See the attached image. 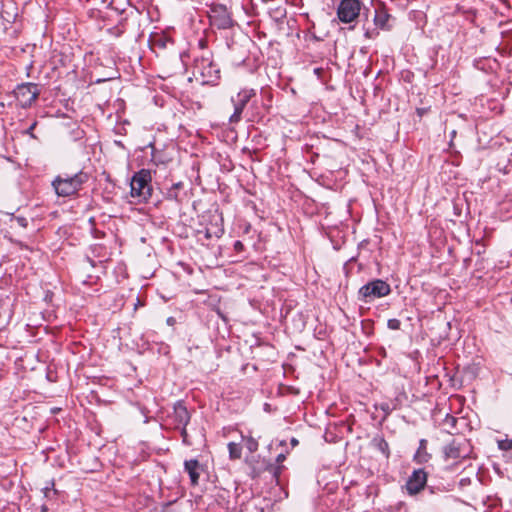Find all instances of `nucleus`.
<instances>
[{
    "instance_id": "f257e3e1",
    "label": "nucleus",
    "mask_w": 512,
    "mask_h": 512,
    "mask_svg": "<svg viewBox=\"0 0 512 512\" xmlns=\"http://www.w3.org/2000/svg\"><path fill=\"white\" fill-rule=\"evenodd\" d=\"M89 180V174L83 170L70 175L67 173L57 175L51 186L58 197L72 198L78 196L79 191L82 190L83 185Z\"/></svg>"
},
{
    "instance_id": "f03ea898",
    "label": "nucleus",
    "mask_w": 512,
    "mask_h": 512,
    "mask_svg": "<svg viewBox=\"0 0 512 512\" xmlns=\"http://www.w3.org/2000/svg\"><path fill=\"white\" fill-rule=\"evenodd\" d=\"M442 452L445 461H452L454 464H458L471 457L473 447L470 440L464 437H457L447 443L443 447Z\"/></svg>"
},
{
    "instance_id": "7ed1b4c3",
    "label": "nucleus",
    "mask_w": 512,
    "mask_h": 512,
    "mask_svg": "<svg viewBox=\"0 0 512 512\" xmlns=\"http://www.w3.org/2000/svg\"><path fill=\"white\" fill-rule=\"evenodd\" d=\"M151 173L147 169L136 172L131 179V196L139 202L147 201L152 195Z\"/></svg>"
},
{
    "instance_id": "20e7f679",
    "label": "nucleus",
    "mask_w": 512,
    "mask_h": 512,
    "mask_svg": "<svg viewBox=\"0 0 512 512\" xmlns=\"http://www.w3.org/2000/svg\"><path fill=\"white\" fill-rule=\"evenodd\" d=\"M391 293L390 285L382 279H374L363 285L358 291V299L369 303Z\"/></svg>"
},
{
    "instance_id": "39448f33",
    "label": "nucleus",
    "mask_w": 512,
    "mask_h": 512,
    "mask_svg": "<svg viewBox=\"0 0 512 512\" xmlns=\"http://www.w3.org/2000/svg\"><path fill=\"white\" fill-rule=\"evenodd\" d=\"M194 73L199 74L205 84H214L220 79V70L209 57L195 59Z\"/></svg>"
},
{
    "instance_id": "423d86ee",
    "label": "nucleus",
    "mask_w": 512,
    "mask_h": 512,
    "mask_svg": "<svg viewBox=\"0 0 512 512\" xmlns=\"http://www.w3.org/2000/svg\"><path fill=\"white\" fill-rule=\"evenodd\" d=\"M256 95L254 89H242L235 97L231 98L234 112L229 118L230 124H238L242 119V113L248 102Z\"/></svg>"
},
{
    "instance_id": "0eeeda50",
    "label": "nucleus",
    "mask_w": 512,
    "mask_h": 512,
    "mask_svg": "<svg viewBox=\"0 0 512 512\" xmlns=\"http://www.w3.org/2000/svg\"><path fill=\"white\" fill-rule=\"evenodd\" d=\"M362 8L360 0H341L337 7V16L342 23L355 21Z\"/></svg>"
},
{
    "instance_id": "6e6552de",
    "label": "nucleus",
    "mask_w": 512,
    "mask_h": 512,
    "mask_svg": "<svg viewBox=\"0 0 512 512\" xmlns=\"http://www.w3.org/2000/svg\"><path fill=\"white\" fill-rule=\"evenodd\" d=\"M209 20L218 29H229L233 26L230 12L224 5L216 4L210 8Z\"/></svg>"
},
{
    "instance_id": "1a4fd4ad",
    "label": "nucleus",
    "mask_w": 512,
    "mask_h": 512,
    "mask_svg": "<svg viewBox=\"0 0 512 512\" xmlns=\"http://www.w3.org/2000/svg\"><path fill=\"white\" fill-rule=\"evenodd\" d=\"M16 98L22 107L30 106L38 98L39 90L36 84H21L16 89Z\"/></svg>"
},
{
    "instance_id": "9d476101",
    "label": "nucleus",
    "mask_w": 512,
    "mask_h": 512,
    "mask_svg": "<svg viewBox=\"0 0 512 512\" xmlns=\"http://www.w3.org/2000/svg\"><path fill=\"white\" fill-rule=\"evenodd\" d=\"M427 477L424 469L414 470L405 484L407 493L411 496L420 493L426 486Z\"/></svg>"
},
{
    "instance_id": "9b49d317",
    "label": "nucleus",
    "mask_w": 512,
    "mask_h": 512,
    "mask_svg": "<svg viewBox=\"0 0 512 512\" xmlns=\"http://www.w3.org/2000/svg\"><path fill=\"white\" fill-rule=\"evenodd\" d=\"M169 418L172 420L174 428H177L180 426H187L191 415L184 403L182 401H178L175 403L173 407V413L169 416Z\"/></svg>"
},
{
    "instance_id": "f8f14e48",
    "label": "nucleus",
    "mask_w": 512,
    "mask_h": 512,
    "mask_svg": "<svg viewBox=\"0 0 512 512\" xmlns=\"http://www.w3.org/2000/svg\"><path fill=\"white\" fill-rule=\"evenodd\" d=\"M391 18V15L388 13V10L384 5H380L375 9V15H374V24L382 29V30H389L390 26L388 24L389 20Z\"/></svg>"
},
{
    "instance_id": "ddd939ff",
    "label": "nucleus",
    "mask_w": 512,
    "mask_h": 512,
    "mask_svg": "<svg viewBox=\"0 0 512 512\" xmlns=\"http://www.w3.org/2000/svg\"><path fill=\"white\" fill-rule=\"evenodd\" d=\"M184 469L190 477L191 484L196 486L199 482L201 466L198 460L191 459L186 460L184 463Z\"/></svg>"
},
{
    "instance_id": "4468645a",
    "label": "nucleus",
    "mask_w": 512,
    "mask_h": 512,
    "mask_svg": "<svg viewBox=\"0 0 512 512\" xmlns=\"http://www.w3.org/2000/svg\"><path fill=\"white\" fill-rule=\"evenodd\" d=\"M427 440L421 439L419 441V447L413 456V461L417 464H425L430 461L431 454L427 451Z\"/></svg>"
},
{
    "instance_id": "2eb2a0df",
    "label": "nucleus",
    "mask_w": 512,
    "mask_h": 512,
    "mask_svg": "<svg viewBox=\"0 0 512 512\" xmlns=\"http://www.w3.org/2000/svg\"><path fill=\"white\" fill-rule=\"evenodd\" d=\"M264 470L265 472H268L271 475V479L276 482V484L280 483V475L282 471L284 470V465H279L272 462H265L264 463Z\"/></svg>"
},
{
    "instance_id": "dca6fc26",
    "label": "nucleus",
    "mask_w": 512,
    "mask_h": 512,
    "mask_svg": "<svg viewBox=\"0 0 512 512\" xmlns=\"http://www.w3.org/2000/svg\"><path fill=\"white\" fill-rule=\"evenodd\" d=\"M223 232H224L223 228H221L217 225H212L211 227L205 228L204 236L208 240H210L212 238H220L222 236Z\"/></svg>"
},
{
    "instance_id": "f3484780",
    "label": "nucleus",
    "mask_w": 512,
    "mask_h": 512,
    "mask_svg": "<svg viewBox=\"0 0 512 512\" xmlns=\"http://www.w3.org/2000/svg\"><path fill=\"white\" fill-rule=\"evenodd\" d=\"M229 456L231 459H240L242 455V447L240 444L230 442L228 444Z\"/></svg>"
},
{
    "instance_id": "a211bd4d",
    "label": "nucleus",
    "mask_w": 512,
    "mask_h": 512,
    "mask_svg": "<svg viewBox=\"0 0 512 512\" xmlns=\"http://www.w3.org/2000/svg\"><path fill=\"white\" fill-rule=\"evenodd\" d=\"M183 183L177 182L167 191V198L170 200H179V190L183 189Z\"/></svg>"
},
{
    "instance_id": "6ab92c4d",
    "label": "nucleus",
    "mask_w": 512,
    "mask_h": 512,
    "mask_svg": "<svg viewBox=\"0 0 512 512\" xmlns=\"http://www.w3.org/2000/svg\"><path fill=\"white\" fill-rule=\"evenodd\" d=\"M376 447L386 458H389L390 448L388 442L384 438L376 439Z\"/></svg>"
},
{
    "instance_id": "aec40b11",
    "label": "nucleus",
    "mask_w": 512,
    "mask_h": 512,
    "mask_svg": "<svg viewBox=\"0 0 512 512\" xmlns=\"http://www.w3.org/2000/svg\"><path fill=\"white\" fill-rule=\"evenodd\" d=\"M244 442H245V447L250 452H255L258 449V442L253 437H251V436L245 437Z\"/></svg>"
},
{
    "instance_id": "412c9836",
    "label": "nucleus",
    "mask_w": 512,
    "mask_h": 512,
    "mask_svg": "<svg viewBox=\"0 0 512 512\" xmlns=\"http://www.w3.org/2000/svg\"><path fill=\"white\" fill-rule=\"evenodd\" d=\"M43 492L46 498H51L52 495H56L57 490L55 489L54 481L49 482L47 486L43 488Z\"/></svg>"
},
{
    "instance_id": "4be33fe9",
    "label": "nucleus",
    "mask_w": 512,
    "mask_h": 512,
    "mask_svg": "<svg viewBox=\"0 0 512 512\" xmlns=\"http://www.w3.org/2000/svg\"><path fill=\"white\" fill-rule=\"evenodd\" d=\"M387 326L391 330H399L401 328V322L396 318L389 319L387 322Z\"/></svg>"
},
{
    "instance_id": "5701e85b",
    "label": "nucleus",
    "mask_w": 512,
    "mask_h": 512,
    "mask_svg": "<svg viewBox=\"0 0 512 512\" xmlns=\"http://www.w3.org/2000/svg\"><path fill=\"white\" fill-rule=\"evenodd\" d=\"M176 429H180V434H181L183 443L186 445H191V442L189 441V438H188L186 426H180V427H177Z\"/></svg>"
},
{
    "instance_id": "b1692460",
    "label": "nucleus",
    "mask_w": 512,
    "mask_h": 512,
    "mask_svg": "<svg viewBox=\"0 0 512 512\" xmlns=\"http://www.w3.org/2000/svg\"><path fill=\"white\" fill-rule=\"evenodd\" d=\"M457 423V419L454 416L447 415L445 418V424L449 425L451 428H455Z\"/></svg>"
},
{
    "instance_id": "393cba45",
    "label": "nucleus",
    "mask_w": 512,
    "mask_h": 512,
    "mask_svg": "<svg viewBox=\"0 0 512 512\" xmlns=\"http://www.w3.org/2000/svg\"><path fill=\"white\" fill-rule=\"evenodd\" d=\"M499 448L502 450H509L512 448V442L511 441H500L499 442Z\"/></svg>"
},
{
    "instance_id": "a878e982",
    "label": "nucleus",
    "mask_w": 512,
    "mask_h": 512,
    "mask_svg": "<svg viewBox=\"0 0 512 512\" xmlns=\"http://www.w3.org/2000/svg\"><path fill=\"white\" fill-rule=\"evenodd\" d=\"M233 248L237 253H240L244 250V245L240 240H237L234 242Z\"/></svg>"
},
{
    "instance_id": "bb28decb",
    "label": "nucleus",
    "mask_w": 512,
    "mask_h": 512,
    "mask_svg": "<svg viewBox=\"0 0 512 512\" xmlns=\"http://www.w3.org/2000/svg\"><path fill=\"white\" fill-rule=\"evenodd\" d=\"M14 221L21 227L27 226V220L24 217H17L14 219Z\"/></svg>"
},
{
    "instance_id": "cd10ccee",
    "label": "nucleus",
    "mask_w": 512,
    "mask_h": 512,
    "mask_svg": "<svg viewBox=\"0 0 512 512\" xmlns=\"http://www.w3.org/2000/svg\"><path fill=\"white\" fill-rule=\"evenodd\" d=\"M428 111H429V108H417L416 109V113L420 118L423 117L426 113H428Z\"/></svg>"
},
{
    "instance_id": "c85d7f7f",
    "label": "nucleus",
    "mask_w": 512,
    "mask_h": 512,
    "mask_svg": "<svg viewBox=\"0 0 512 512\" xmlns=\"http://www.w3.org/2000/svg\"><path fill=\"white\" fill-rule=\"evenodd\" d=\"M37 125V122H33L31 124V126L26 130V133L29 134L32 138H35L34 134H33V130L35 129Z\"/></svg>"
},
{
    "instance_id": "c756f323",
    "label": "nucleus",
    "mask_w": 512,
    "mask_h": 512,
    "mask_svg": "<svg viewBox=\"0 0 512 512\" xmlns=\"http://www.w3.org/2000/svg\"><path fill=\"white\" fill-rule=\"evenodd\" d=\"M285 459H286L285 454H282V453H281V454H279V455L277 456L275 463H276V464H279V465H283V462L285 461Z\"/></svg>"
},
{
    "instance_id": "7c9ffc66",
    "label": "nucleus",
    "mask_w": 512,
    "mask_h": 512,
    "mask_svg": "<svg viewBox=\"0 0 512 512\" xmlns=\"http://www.w3.org/2000/svg\"><path fill=\"white\" fill-rule=\"evenodd\" d=\"M154 45H157V46H159L161 48H164L165 47V41L163 40L162 37H160V38L154 40Z\"/></svg>"
},
{
    "instance_id": "2f4dec72",
    "label": "nucleus",
    "mask_w": 512,
    "mask_h": 512,
    "mask_svg": "<svg viewBox=\"0 0 512 512\" xmlns=\"http://www.w3.org/2000/svg\"><path fill=\"white\" fill-rule=\"evenodd\" d=\"M450 499H452L451 496H445L444 499H443V502H447L449 501Z\"/></svg>"
},
{
    "instance_id": "473e14b6",
    "label": "nucleus",
    "mask_w": 512,
    "mask_h": 512,
    "mask_svg": "<svg viewBox=\"0 0 512 512\" xmlns=\"http://www.w3.org/2000/svg\"><path fill=\"white\" fill-rule=\"evenodd\" d=\"M365 36H366L367 38H371V37H372L371 32L366 31V32H365Z\"/></svg>"
},
{
    "instance_id": "72a5a7b5",
    "label": "nucleus",
    "mask_w": 512,
    "mask_h": 512,
    "mask_svg": "<svg viewBox=\"0 0 512 512\" xmlns=\"http://www.w3.org/2000/svg\"><path fill=\"white\" fill-rule=\"evenodd\" d=\"M291 443H292V445H294V446H295V445H297L298 441H297L295 438H293V439H292V441H291Z\"/></svg>"
},
{
    "instance_id": "f704fd0d",
    "label": "nucleus",
    "mask_w": 512,
    "mask_h": 512,
    "mask_svg": "<svg viewBox=\"0 0 512 512\" xmlns=\"http://www.w3.org/2000/svg\"><path fill=\"white\" fill-rule=\"evenodd\" d=\"M41 510H42V512H46L47 511V507L44 505V506H42Z\"/></svg>"
},
{
    "instance_id": "c9c22d12",
    "label": "nucleus",
    "mask_w": 512,
    "mask_h": 512,
    "mask_svg": "<svg viewBox=\"0 0 512 512\" xmlns=\"http://www.w3.org/2000/svg\"><path fill=\"white\" fill-rule=\"evenodd\" d=\"M388 408H389L388 405H385V406L383 405L382 406V409L385 410V411L388 410Z\"/></svg>"
}]
</instances>
